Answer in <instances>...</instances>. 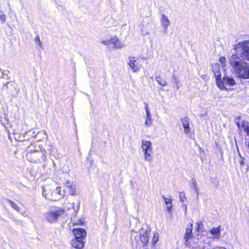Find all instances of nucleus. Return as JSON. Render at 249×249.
Returning a JSON list of instances; mask_svg holds the SVG:
<instances>
[{"label":"nucleus","mask_w":249,"mask_h":249,"mask_svg":"<svg viewBox=\"0 0 249 249\" xmlns=\"http://www.w3.org/2000/svg\"><path fill=\"white\" fill-rule=\"evenodd\" d=\"M0 19L2 23H4L6 20V16L2 10H0Z\"/></svg>","instance_id":"obj_29"},{"label":"nucleus","mask_w":249,"mask_h":249,"mask_svg":"<svg viewBox=\"0 0 249 249\" xmlns=\"http://www.w3.org/2000/svg\"><path fill=\"white\" fill-rule=\"evenodd\" d=\"M172 207H173L172 204L166 205V210L168 211V212L170 213L171 212Z\"/></svg>","instance_id":"obj_34"},{"label":"nucleus","mask_w":249,"mask_h":249,"mask_svg":"<svg viewBox=\"0 0 249 249\" xmlns=\"http://www.w3.org/2000/svg\"><path fill=\"white\" fill-rule=\"evenodd\" d=\"M56 191L57 196L59 197V199L61 197H64L66 195V189H64L63 191H62L60 187H56Z\"/></svg>","instance_id":"obj_18"},{"label":"nucleus","mask_w":249,"mask_h":249,"mask_svg":"<svg viewBox=\"0 0 249 249\" xmlns=\"http://www.w3.org/2000/svg\"><path fill=\"white\" fill-rule=\"evenodd\" d=\"M185 134L189 135L191 132V128L190 126L189 119L187 117H184L180 119Z\"/></svg>","instance_id":"obj_9"},{"label":"nucleus","mask_w":249,"mask_h":249,"mask_svg":"<svg viewBox=\"0 0 249 249\" xmlns=\"http://www.w3.org/2000/svg\"><path fill=\"white\" fill-rule=\"evenodd\" d=\"M156 80L159 84L162 86H165L167 84V82L165 80H162L161 77L160 76H156Z\"/></svg>","instance_id":"obj_21"},{"label":"nucleus","mask_w":249,"mask_h":249,"mask_svg":"<svg viewBox=\"0 0 249 249\" xmlns=\"http://www.w3.org/2000/svg\"><path fill=\"white\" fill-rule=\"evenodd\" d=\"M114 47L115 48L120 49L123 48L124 46V44L123 42H121L117 37L116 40H114V43H113Z\"/></svg>","instance_id":"obj_19"},{"label":"nucleus","mask_w":249,"mask_h":249,"mask_svg":"<svg viewBox=\"0 0 249 249\" xmlns=\"http://www.w3.org/2000/svg\"><path fill=\"white\" fill-rule=\"evenodd\" d=\"M220 229L219 227L213 228L211 231V233L215 236H217L220 233Z\"/></svg>","instance_id":"obj_22"},{"label":"nucleus","mask_w":249,"mask_h":249,"mask_svg":"<svg viewBox=\"0 0 249 249\" xmlns=\"http://www.w3.org/2000/svg\"><path fill=\"white\" fill-rule=\"evenodd\" d=\"M238 46L242 49L241 57L244 60L249 61V40L239 43Z\"/></svg>","instance_id":"obj_5"},{"label":"nucleus","mask_w":249,"mask_h":249,"mask_svg":"<svg viewBox=\"0 0 249 249\" xmlns=\"http://www.w3.org/2000/svg\"><path fill=\"white\" fill-rule=\"evenodd\" d=\"M28 157L31 161L35 162L44 161L46 158L44 151L42 150L35 151L29 154Z\"/></svg>","instance_id":"obj_4"},{"label":"nucleus","mask_w":249,"mask_h":249,"mask_svg":"<svg viewBox=\"0 0 249 249\" xmlns=\"http://www.w3.org/2000/svg\"><path fill=\"white\" fill-rule=\"evenodd\" d=\"M226 59L224 57H221L219 58V61L221 63V64H223L225 63Z\"/></svg>","instance_id":"obj_36"},{"label":"nucleus","mask_w":249,"mask_h":249,"mask_svg":"<svg viewBox=\"0 0 249 249\" xmlns=\"http://www.w3.org/2000/svg\"><path fill=\"white\" fill-rule=\"evenodd\" d=\"M4 71L0 69V78H4Z\"/></svg>","instance_id":"obj_37"},{"label":"nucleus","mask_w":249,"mask_h":249,"mask_svg":"<svg viewBox=\"0 0 249 249\" xmlns=\"http://www.w3.org/2000/svg\"><path fill=\"white\" fill-rule=\"evenodd\" d=\"M145 111H146V117H151L150 111V110H149V109L148 108L147 104L145 105Z\"/></svg>","instance_id":"obj_32"},{"label":"nucleus","mask_w":249,"mask_h":249,"mask_svg":"<svg viewBox=\"0 0 249 249\" xmlns=\"http://www.w3.org/2000/svg\"><path fill=\"white\" fill-rule=\"evenodd\" d=\"M114 40H116V37H112L109 40V45H113L114 43Z\"/></svg>","instance_id":"obj_35"},{"label":"nucleus","mask_w":249,"mask_h":249,"mask_svg":"<svg viewBox=\"0 0 249 249\" xmlns=\"http://www.w3.org/2000/svg\"><path fill=\"white\" fill-rule=\"evenodd\" d=\"M160 21L161 25L163 28L164 32H166L168 26L170 23L168 18L165 15L162 14L160 18Z\"/></svg>","instance_id":"obj_13"},{"label":"nucleus","mask_w":249,"mask_h":249,"mask_svg":"<svg viewBox=\"0 0 249 249\" xmlns=\"http://www.w3.org/2000/svg\"><path fill=\"white\" fill-rule=\"evenodd\" d=\"M7 201L10 203L11 207L17 211H19V208L15 204V203L11 200H7Z\"/></svg>","instance_id":"obj_28"},{"label":"nucleus","mask_w":249,"mask_h":249,"mask_svg":"<svg viewBox=\"0 0 249 249\" xmlns=\"http://www.w3.org/2000/svg\"><path fill=\"white\" fill-rule=\"evenodd\" d=\"M192 229L193 224H191L186 229V233L184 237L185 241V244H187L188 241L192 237Z\"/></svg>","instance_id":"obj_17"},{"label":"nucleus","mask_w":249,"mask_h":249,"mask_svg":"<svg viewBox=\"0 0 249 249\" xmlns=\"http://www.w3.org/2000/svg\"><path fill=\"white\" fill-rule=\"evenodd\" d=\"M66 189L71 195H75L76 192V186L73 182L67 181L65 184Z\"/></svg>","instance_id":"obj_14"},{"label":"nucleus","mask_w":249,"mask_h":249,"mask_svg":"<svg viewBox=\"0 0 249 249\" xmlns=\"http://www.w3.org/2000/svg\"><path fill=\"white\" fill-rule=\"evenodd\" d=\"M128 64L133 72H137L141 69V65L139 64L134 57H129Z\"/></svg>","instance_id":"obj_8"},{"label":"nucleus","mask_w":249,"mask_h":249,"mask_svg":"<svg viewBox=\"0 0 249 249\" xmlns=\"http://www.w3.org/2000/svg\"><path fill=\"white\" fill-rule=\"evenodd\" d=\"M42 194L46 198L49 200L55 201L59 199V197L57 196L56 188L54 190L51 191L47 189L46 187H44L43 189Z\"/></svg>","instance_id":"obj_6"},{"label":"nucleus","mask_w":249,"mask_h":249,"mask_svg":"<svg viewBox=\"0 0 249 249\" xmlns=\"http://www.w3.org/2000/svg\"><path fill=\"white\" fill-rule=\"evenodd\" d=\"M192 186H193V189L195 190V193L196 194H197V195H198L199 191H198V188L197 187V183L196 180H195V179H194V178L192 179Z\"/></svg>","instance_id":"obj_24"},{"label":"nucleus","mask_w":249,"mask_h":249,"mask_svg":"<svg viewBox=\"0 0 249 249\" xmlns=\"http://www.w3.org/2000/svg\"><path fill=\"white\" fill-rule=\"evenodd\" d=\"M64 213L63 209H53L50 210L44 214L45 219L50 223L56 222L58 218Z\"/></svg>","instance_id":"obj_3"},{"label":"nucleus","mask_w":249,"mask_h":249,"mask_svg":"<svg viewBox=\"0 0 249 249\" xmlns=\"http://www.w3.org/2000/svg\"><path fill=\"white\" fill-rule=\"evenodd\" d=\"M162 197L164 200L165 203L166 204V205L172 204V197L171 196H168V197H166L164 196H163Z\"/></svg>","instance_id":"obj_27"},{"label":"nucleus","mask_w":249,"mask_h":249,"mask_svg":"<svg viewBox=\"0 0 249 249\" xmlns=\"http://www.w3.org/2000/svg\"><path fill=\"white\" fill-rule=\"evenodd\" d=\"M35 43L36 45H38L39 47L41 49L43 48V45L42 42L41 41L39 37L38 36H36L35 39Z\"/></svg>","instance_id":"obj_26"},{"label":"nucleus","mask_w":249,"mask_h":249,"mask_svg":"<svg viewBox=\"0 0 249 249\" xmlns=\"http://www.w3.org/2000/svg\"><path fill=\"white\" fill-rule=\"evenodd\" d=\"M15 139L19 141H21L24 138L25 135L23 134H18V133L15 132H14Z\"/></svg>","instance_id":"obj_25"},{"label":"nucleus","mask_w":249,"mask_h":249,"mask_svg":"<svg viewBox=\"0 0 249 249\" xmlns=\"http://www.w3.org/2000/svg\"><path fill=\"white\" fill-rule=\"evenodd\" d=\"M131 246L133 249H145L149 241V233L141 230L140 232L132 231L131 236Z\"/></svg>","instance_id":"obj_2"},{"label":"nucleus","mask_w":249,"mask_h":249,"mask_svg":"<svg viewBox=\"0 0 249 249\" xmlns=\"http://www.w3.org/2000/svg\"><path fill=\"white\" fill-rule=\"evenodd\" d=\"M71 245L77 249H81L84 246V242L82 240L74 238L71 241Z\"/></svg>","instance_id":"obj_16"},{"label":"nucleus","mask_w":249,"mask_h":249,"mask_svg":"<svg viewBox=\"0 0 249 249\" xmlns=\"http://www.w3.org/2000/svg\"><path fill=\"white\" fill-rule=\"evenodd\" d=\"M229 63L239 77L249 79V64L245 62L235 54H232L230 57Z\"/></svg>","instance_id":"obj_1"},{"label":"nucleus","mask_w":249,"mask_h":249,"mask_svg":"<svg viewBox=\"0 0 249 249\" xmlns=\"http://www.w3.org/2000/svg\"><path fill=\"white\" fill-rule=\"evenodd\" d=\"M179 198L180 200L182 202H184L185 200L186 197L183 192H179Z\"/></svg>","instance_id":"obj_33"},{"label":"nucleus","mask_w":249,"mask_h":249,"mask_svg":"<svg viewBox=\"0 0 249 249\" xmlns=\"http://www.w3.org/2000/svg\"><path fill=\"white\" fill-rule=\"evenodd\" d=\"M153 152H147L144 153V158L145 161L151 162L152 161V153Z\"/></svg>","instance_id":"obj_20"},{"label":"nucleus","mask_w":249,"mask_h":249,"mask_svg":"<svg viewBox=\"0 0 249 249\" xmlns=\"http://www.w3.org/2000/svg\"><path fill=\"white\" fill-rule=\"evenodd\" d=\"M142 148L143 153L153 152L152 143L149 141L142 140Z\"/></svg>","instance_id":"obj_12"},{"label":"nucleus","mask_w":249,"mask_h":249,"mask_svg":"<svg viewBox=\"0 0 249 249\" xmlns=\"http://www.w3.org/2000/svg\"><path fill=\"white\" fill-rule=\"evenodd\" d=\"M109 40H103L101 43L106 46H109Z\"/></svg>","instance_id":"obj_38"},{"label":"nucleus","mask_w":249,"mask_h":249,"mask_svg":"<svg viewBox=\"0 0 249 249\" xmlns=\"http://www.w3.org/2000/svg\"><path fill=\"white\" fill-rule=\"evenodd\" d=\"M153 120L151 117H146L145 122L144 123L146 127H150L152 124Z\"/></svg>","instance_id":"obj_23"},{"label":"nucleus","mask_w":249,"mask_h":249,"mask_svg":"<svg viewBox=\"0 0 249 249\" xmlns=\"http://www.w3.org/2000/svg\"><path fill=\"white\" fill-rule=\"evenodd\" d=\"M220 82L222 83L223 85V88H220L221 89H224L225 88V85L227 86H233L235 84V80L232 78L228 76L224 77L222 81L221 80Z\"/></svg>","instance_id":"obj_15"},{"label":"nucleus","mask_w":249,"mask_h":249,"mask_svg":"<svg viewBox=\"0 0 249 249\" xmlns=\"http://www.w3.org/2000/svg\"><path fill=\"white\" fill-rule=\"evenodd\" d=\"M236 124L240 129L242 128L247 135L249 136V123L247 122L242 121L241 122H236ZM248 147L249 149V141L248 142Z\"/></svg>","instance_id":"obj_11"},{"label":"nucleus","mask_w":249,"mask_h":249,"mask_svg":"<svg viewBox=\"0 0 249 249\" xmlns=\"http://www.w3.org/2000/svg\"><path fill=\"white\" fill-rule=\"evenodd\" d=\"M72 232L75 236V238L83 240L86 236V231L84 229H73Z\"/></svg>","instance_id":"obj_10"},{"label":"nucleus","mask_w":249,"mask_h":249,"mask_svg":"<svg viewBox=\"0 0 249 249\" xmlns=\"http://www.w3.org/2000/svg\"><path fill=\"white\" fill-rule=\"evenodd\" d=\"M159 234L158 233H155L154 234V236L152 239V242L154 244H156L157 242L159 241Z\"/></svg>","instance_id":"obj_30"},{"label":"nucleus","mask_w":249,"mask_h":249,"mask_svg":"<svg viewBox=\"0 0 249 249\" xmlns=\"http://www.w3.org/2000/svg\"><path fill=\"white\" fill-rule=\"evenodd\" d=\"M196 225H197V227L196 229L197 231H199V230H200L202 228L203 224V223L202 221H198L196 223Z\"/></svg>","instance_id":"obj_31"},{"label":"nucleus","mask_w":249,"mask_h":249,"mask_svg":"<svg viewBox=\"0 0 249 249\" xmlns=\"http://www.w3.org/2000/svg\"><path fill=\"white\" fill-rule=\"evenodd\" d=\"M213 71L214 73V76L216 78V83L218 87L220 88H222L223 87V84L220 83L221 79V74L219 71V66L217 64H215L213 67Z\"/></svg>","instance_id":"obj_7"}]
</instances>
